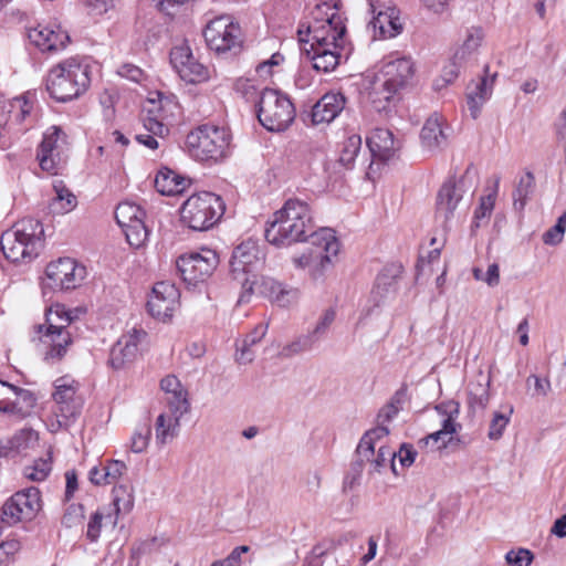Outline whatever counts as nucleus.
<instances>
[{
  "instance_id": "f257e3e1",
  "label": "nucleus",
  "mask_w": 566,
  "mask_h": 566,
  "mask_svg": "<svg viewBox=\"0 0 566 566\" xmlns=\"http://www.w3.org/2000/svg\"><path fill=\"white\" fill-rule=\"evenodd\" d=\"M339 4V0H318L310 13L306 30L302 24L297 31L302 52L319 72L329 73L340 62L346 25Z\"/></svg>"
},
{
  "instance_id": "f03ea898",
  "label": "nucleus",
  "mask_w": 566,
  "mask_h": 566,
  "mask_svg": "<svg viewBox=\"0 0 566 566\" xmlns=\"http://www.w3.org/2000/svg\"><path fill=\"white\" fill-rule=\"evenodd\" d=\"M314 223L308 205L298 199H289L273 213L264 231L266 241L275 247H289L293 243L311 240Z\"/></svg>"
},
{
  "instance_id": "7ed1b4c3",
  "label": "nucleus",
  "mask_w": 566,
  "mask_h": 566,
  "mask_svg": "<svg viewBox=\"0 0 566 566\" xmlns=\"http://www.w3.org/2000/svg\"><path fill=\"white\" fill-rule=\"evenodd\" d=\"M92 67L86 59L72 56L52 66L45 76V88L57 102L77 98L91 85Z\"/></svg>"
},
{
  "instance_id": "20e7f679",
  "label": "nucleus",
  "mask_w": 566,
  "mask_h": 566,
  "mask_svg": "<svg viewBox=\"0 0 566 566\" xmlns=\"http://www.w3.org/2000/svg\"><path fill=\"white\" fill-rule=\"evenodd\" d=\"M224 209L221 197L208 191L199 192L181 206V221L195 231H207L221 219Z\"/></svg>"
},
{
  "instance_id": "39448f33",
  "label": "nucleus",
  "mask_w": 566,
  "mask_h": 566,
  "mask_svg": "<svg viewBox=\"0 0 566 566\" xmlns=\"http://www.w3.org/2000/svg\"><path fill=\"white\" fill-rule=\"evenodd\" d=\"M230 145V134L224 127L200 125L186 138L188 154L196 160H219L223 158Z\"/></svg>"
},
{
  "instance_id": "423d86ee",
  "label": "nucleus",
  "mask_w": 566,
  "mask_h": 566,
  "mask_svg": "<svg viewBox=\"0 0 566 566\" xmlns=\"http://www.w3.org/2000/svg\"><path fill=\"white\" fill-rule=\"evenodd\" d=\"M258 119L270 132L286 129L295 117V108L290 98L273 88H264L258 102Z\"/></svg>"
},
{
  "instance_id": "0eeeda50",
  "label": "nucleus",
  "mask_w": 566,
  "mask_h": 566,
  "mask_svg": "<svg viewBox=\"0 0 566 566\" xmlns=\"http://www.w3.org/2000/svg\"><path fill=\"white\" fill-rule=\"evenodd\" d=\"M67 135L59 126H51L44 133L38 147L36 158L43 171L59 175L69 160Z\"/></svg>"
},
{
  "instance_id": "6e6552de",
  "label": "nucleus",
  "mask_w": 566,
  "mask_h": 566,
  "mask_svg": "<svg viewBox=\"0 0 566 566\" xmlns=\"http://www.w3.org/2000/svg\"><path fill=\"white\" fill-rule=\"evenodd\" d=\"M72 312L64 306L55 305L46 314V329L42 342L50 346L45 359H61L66 353L67 346L72 343L71 333L67 327L73 322Z\"/></svg>"
},
{
  "instance_id": "1a4fd4ad",
  "label": "nucleus",
  "mask_w": 566,
  "mask_h": 566,
  "mask_svg": "<svg viewBox=\"0 0 566 566\" xmlns=\"http://www.w3.org/2000/svg\"><path fill=\"white\" fill-rule=\"evenodd\" d=\"M310 243L312 248L307 253L293 259L296 268H319L323 270L339 251V242L331 228H321L317 232L312 233Z\"/></svg>"
},
{
  "instance_id": "9d476101",
  "label": "nucleus",
  "mask_w": 566,
  "mask_h": 566,
  "mask_svg": "<svg viewBox=\"0 0 566 566\" xmlns=\"http://www.w3.org/2000/svg\"><path fill=\"white\" fill-rule=\"evenodd\" d=\"M241 28L229 15H220L211 20L203 36L207 45L218 54L240 49L242 44Z\"/></svg>"
},
{
  "instance_id": "9b49d317",
  "label": "nucleus",
  "mask_w": 566,
  "mask_h": 566,
  "mask_svg": "<svg viewBox=\"0 0 566 566\" xmlns=\"http://www.w3.org/2000/svg\"><path fill=\"white\" fill-rule=\"evenodd\" d=\"M41 510V495L38 488L15 492L0 510V520L8 526L22 521H31Z\"/></svg>"
},
{
  "instance_id": "f8f14e48",
  "label": "nucleus",
  "mask_w": 566,
  "mask_h": 566,
  "mask_svg": "<svg viewBox=\"0 0 566 566\" xmlns=\"http://www.w3.org/2000/svg\"><path fill=\"white\" fill-rule=\"evenodd\" d=\"M218 263L217 253L210 249H202L200 252L181 255L176 261L184 282L193 286L210 277Z\"/></svg>"
},
{
  "instance_id": "ddd939ff",
  "label": "nucleus",
  "mask_w": 566,
  "mask_h": 566,
  "mask_svg": "<svg viewBox=\"0 0 566 566\" xmlns=\"http://www.w3.org/2000/svg\"><path fill=\"white\" fill-rule=\"evenodd\" d=\"M144 127L149 133L164 137L169 133V126L179 114V104L175 96L158 93V99H149L145 108Z\"/></svg>"
},
{
  "instance_id": "4468645a",
  "label": "nucleus",
  "mask_w": 566,
  "mask_h": 566,
  "mask_svg": "<svg viewBox=\"0 0 566 566\" xmlns=\"http://www.w3.org/2000/svg\"><path fill=\"white\" fill-rule=\"evenodd\" d=\"M115 219L123 229L129 245L140 248L148 239L145 211L134 202H120L115 210Z\"/></svg>"
},
{
  "instance_id": "2eb2a0df",
  "label": "nucleus",
  "mask_w": 566,
  "mask_h": 566,
  "mask_svg": "<svg viewBox=\"0 0 566 566\" xmlns=\"http://www.w3.org/2000/svg\"><path fill=\"white\" fill-rule=\"evenodd\" d=\"M259 293L280 306H287L297 298V290L286 289L272 277L261 276L260 279L244 277L242 281V293L239 303H245L249 296Z\"/></svg>"
},
{
  "instance_id": "dca6fc26",
  "label": "nucleus",
  "mask_w": 566,
  "mask_h": 566,
  "mask_svg": "<svg viewBox=\"0 0 566 566\" xmlns=\"http://www.w3.org/2000/svg\"><path fill=\"white\" fill-rule=\"evenodd\" d=\"M46 286L52 290L76 289L86 276V268L74 259L60 258L46 266Z\"/></svg>"
},
{
  "instance_id": "f3484780",
  "label": "nucleus",
  "mask_w": 566,
  "mask_h": 566,
  "mask_svg": "<svg viewBox=\"0 0 566 566\" xmlns=\"http://www.w3.org/2000/svg\"><path fill=\"white\" fill-rule=\"evenodd\" d=\"M263 253L253 240H247L241 242L232 252L230 260V273L234 281L242 286L244 277L254 279L255 274L252 272L263 261Z\"/></svg>"
},
{
  "instance_id": "a211bd4d",
  "label": "nucleus",
  "mask_w": 566,
  "mask_h": 566,
  "mask_svg": "<svg viewBox=\"0 0 566 566\" xmlns=\"http://www.w3.org/2000/svg\"><path fill=\"white\" fill-rule=\"evenodd\" d=\"M170 63L179 76L188 83H199L209 76L207 67L193 56L186 41L171 49Z\"/></svg>"
},
{
  "instance_id": "6ab92c4d",
  "label": "nucleus",
  "mask_w": 566,
  "mask_h": 566,
  "mask_svg": "<svg viewBox=\"0 0 566 566\" xmlns=\"http://www.w3.org/2000/svg\"><path fill=\"white\" fill-rule=\"evenodd\" d=\"M468 171L460 179L450 178L440 188L437 196L436 218L442 221L443 227L453 218L454 211L467 191Z\"/></svg>"
},
{
  "instance_id": "aec40b11",
  "label": "nucleus",
  "mask_w": 566,
  "mask_h": 566,
  "mask_svg": "<svg viewBox=\"0 0 566 566\" xmlns=\"http://www.w3.org/2000/svg\"><path fill=\"white\" fill-rule=\"evenodd\" d=\"M436 410L446 416L442 421V428L433 433H430L420 443L426 446L431 444V450H440L446 448L452 440L453 433L458 431L460 424L455 421L459 416V402L455 400L442 401L436 406Z\"/></svg>"
},
{
  "instance_id": "412c9836",
  "label": "nucleus",
  "mask_w": 566,
  "mask_h": 566,
  "mask_svg": "<svg viewBox=\"0 0 566 566\" xmlns=\"http://www.w3.org/2000/svg\"><path fill=\"white\" fill-rule=\"evenodd\" d=\"M179 297V290L174 283L167 281L157 282L147 302L148 311L154 317L160 319L169 318L178 306Z\"/></svg>"
},
{
  "instance_id": "4be33fe9",
  "label": "nucleus",
  "mask_w": 566,
  "mask_h": 566,
  "mask_svg": "<svg viewBox=\"0 0 566 566\" xmlns=\"http://www.w3.org/2000/svg\"><path fill=\"white\" fill-rule=\"evenodd\" d=\"M145 337L146 333L137 328L123 335L111 349L109 364L112 368L124 369L130 366L138 357V347Z\"/></svg>"
},
{
  "instance_id": "5701e85b",
  "label": "nucleus",
  "mask_w": 566,
  "mask_h": 566,
  "mask_svg": "<svg viewBox=\"0 0 566 566\" xmlns=\"http://www.w3.org/2000/svg\"><path fill=\"white\" fill-rule=\"evenodd\" d=\"M30 42L41 52L55 53L65 49L70 36L57 24H38L28 31Z\"/></svg>"
},
{
  "instance_id": "b1692460",
  "label": "nucleus",
  "mask_w": 566,
  "mask_h": 566,
  "mask_svg": "<svg viewBox=\"0 0 566 566\" xmlns=\"http://www.w3.org/2000/svg\"><path fill=\"white\" fill-rule=\"evenodd\" d=\"M379 74L388 80L392 87L400 90L411 82L415 75V65L410 57L395 53L385 57Z\"/></svg>"
},
{
  "instance_id": "393cba45",
  "label": "nucleus",
  "mask_w": 566,
  "mask_h": 566,
  "mask_svg": "<svg viewBox=\"0 0 566 566\" xmlns=\"http://www.w3.org/2000/svg\"><path fill=\"white\" fill-rule=\"evenodd\" d=\"M482 40L483 32L481 29H472L469 31L463 44L453 55V63L444 70V75L442 77L443 84L440 85L438 81L434 83L436 90H440L443 85L451 83L458 76L459 66L478 51Z\"/></svg>"
},
{
  "instance_id": "a878e982",
  "label": "nucleus",
  "mask_w": 566,
  "mask_h": 566,
  "mask_svg": "<svg viewBox=\"0 0 566 566\" xmlns=\"http://www.w3.org/2000/svg\"><path fill=\"white\" fill-rule=\"evenodd\" d=\"M0 245L6 259L12 262L31 261L39 254L42 247L22 239L11 230L2 233Z\"/></svg>"
},
{
  "instance_id": "bb28decb",
  "label": "nucleus",
  "mask_w": 566,
  "mask_h": 566,
  "mask_svg": "<svg viewBox=\"0 0 566 566\" xmlns=\"http://www.w3.org/2000/svg\"><path fill=\"white\" fill-rule=\"evenodd\" d=\"M366 145L371 159L387 161L400 149V142L394 138L391 130L375 128L366 138Z\"/></svg>"
},
{
  "instance_id": "cd10ccee",
  "label": "nucleus",
  "mask_w": 566,
  "mask_h": 566,
  "mask_svg": "<svg viewBox=\"0 0 566 566\" xmlns=\"http://www.w3.org/2000/svg\"><path fill=\"white\" fill-rule=\"evenodd\" d=\"M345 107V97L340 93H326L312 109L313 124H324L334 120Z\"/></svg>"
},
{
  "instance_id": "c85d7f7f",
  "label": "nucleus",
  "mask_w": 566,
  "mask_h": 566,
  "mask_svg": "<svg viewBox=\"0 0 566 566\" xmlns=\"http://www.w3.org/2000/svg\"><path fill=\"white\" fill-rule=\"evenodd\" d=\"M398 91L397 87H392L391 83L378 73L369 81L367 98L375 111L382 112L387 109Z\"/></svg>"
},
{
  "instance_id": "c756f323",
  "label": "nucleus",
  "mask_w": 566,
  "mask_h": 566,
  "mask_svg": "<svg viewBox=\"0 0 566 566\" xmlns=\"http://www.w3.org/2000/svg\"><path fill=\"white\" fill-rule=\"evenodd\" d=\"M420 138L422 146L430 151L444 147L448 135L444 132L443 116L438 113L429 116L421 129Z\"/></svg>"
},
{
  "instance_id": "7c9ffc66",
  "label": "nucleus",
  "mask_w": 566,
  "mask_h": 566,
  "mask_svg": "<svg viewBox=\"0 0 566 566\" xmlns=\"http://www.w3.org/2000/svg\"><path fill=\"white\" fill-rule=\"evenodd\" d=\"M373 28L374 38L391 39L402 31V23L396 8H387L379 11L369 22Z\"/></svg>"
},
{
  "instance_id": "2f4dec72",
  "label": "nucleus",
  "mask_w": 566,
  "mask_h": 566,
  "mask_svg": "<svg viewBox=\"0 0 566 566\" xmlns=\"http://www.w3.org/2000/svg\"><path fill=\"white\" fill-rule=\"evenodd\" d=\"M154 186L160 195L176 196L182 193L190 186V179L165 167L157 172Z\"/></svg>"
},
{
  "instance_id": "473e14b6",
  "label": "nucleus",
  "mask_w": 566,
  "mask_h": 566,
  "mask_svg": "<svg viewBox=\"0 0 566 566\" xmlns=\"http://www.w3.org/2000/svg\"><path fill=\"white\" fill-rule=\"evenodd\" d=\"M269 325L264 323L258 324L251 333H249L241 343H237L235 360L241 365L250 364L255 358L254 347L264 338L268 333Z\"/></svg>"
},
{
  "instance_id": "72a5a7b5",
  "label": "nucleus",
  "mask_w": 566,
  "mask_h": 566,
  "mask_svg": "<svg viewBox=\"0 0 566 566\" xmlns=\"http://www.w3.org/2000/svg\"><path fill=\"white\" fill-rule=\"evenodd\" d=\"M495 76L496 74H493L491 77L485 75L474 84L473 88L469 87L467 103L473 118L479 116L483 104L490 98Z\"/></svg>"
},
{
  "instance_id": "f704fd0d",
  "label": "nucleus",
  "mask_w": 566,
  "mask_h": 566,
  "mask_svg": "<svg viewBox=\"0 0 566 566\" xmlns=\"http://www.w3.org/2000/svg\"><path fill=\"white\" fill-rule=\"evenodd\" d=\"M13 398L0 399V412L18 417L28 416L33 409L36 398L31 391H12Z\"/></svg>"
},
{
  "instance_id": "c9c22d12",
  "label": "nucleus",
  "mask_w": 566,
  "mask_h": 566,
  "mask_svg": "<svg viewBox=\"0 0 566 566\" xmlns=\"http://www.w3.org/2000/svg\"><path fill=\"white\" fill-rule=\"evenodd\" d=\"M388 434L389 429L387 426L378 422L375 428L363 436L356 449L357 457L359 458V465H361L364 460H369V457L374 455L375 449L378 448L379 444H384L382 439Z\"/></svg>"
},
{
  "instance_id": "e433bc0d",
  "label": "nucleus",
  "mask_w": 566,
  "mask_h": 566,
  "mask_svg": "<svg viewBox=\"0 0 566 566\" xmlns=\"http://www.w3.org/2000/svg\"><path fill=\"white\" fill-rule=\"evenodd\" d=\"M180 432V421L161 412L155 421V440L157 446L164 447L172 442Z\"/></svg>"
},
{
  "instance_id": "4c0bfd02",
  "label": "nucleus",
  "mask_w": 566,
  "mask_h": 566,
  "mask_svg": "<svg viewBox=\"0 0 566 566\" xmlns=\"http://www.w3.org/2000/svg\"><path fill=\"white\" fill-rule=\"evenodd\" d=\"M189 391H166V410L164 413L176 418L178 421L191 410Z\"/></svg>"
},
{
  "instance_id": "58836bf2",
  "label": "nucleus",
  "mask_w": 566,
  "mask_h": 566,
  "mask_svg": "<svg viewBox=\"0 0 566 566\" xmlns=\"http://www.w3.org/2000/svg\"><path fill=\"white\" fill-rule=\"evenodd\" d=\"M361 136L359 134H349L339 146V163L346 168H353L356 159L361 153Z\"/></svg>"
},
{
  "instance_id": "ea45409f",
  "label": "nucleus",
  "mask_w": 566,
  "mask_h": 566,
  "mask_svg": "<svg viewBox=\"0 0 566 566\" xmlns=\"http://www.w3.org/2000/svg\"><path fill=\"white\" fill-rule=\"evenodd\" d=\"M52 397L60 415L64 418L76 416L83 406L82 399L75 396V391H53Z\"/></svg>"
},
{
  "instance_id": "a19ab883",
  "label": "nucleus",
  "mask_w": 566,
  "mask_h": 566,
  "mask_svg": "<svg viewBox=\"0 0 566 566\" xmlns=\"http://www.w3.org/2000/svg\"><path fill=\"white\" fill-rule=\"evenodd\" d=\"M10 230L22 237V239L34 242L35 244L42 247L44 229L39 220L33 218H24L17 222Z\"/></svg>"
},
{
  "instance_id": "79ce46f5",
  "label": "nucleus",
  "mask_w": 566,
  "mask_h": 566,
  "mask_svg": "<svg viewBox=\"0 0 566 566\" xmlns=\"http://www.w3.org/2000/svg\"><path fill=\"white\" fill-rule=\"evenodd\" d=\"M55 197L50 202V210L55 214H64L76 207V197L62 182L54 185Z\"/></svg>"
},
{
  "instance_id": "37998d69",
  "label": "nucleus",
  "mask_w": 566,
  "mask_h": 566,
  "mask_svg": "<svg viewBox=\"0 0 566 566\" xmlns=\"http://www.w3.org/2000/svg\"><path fill=\"white\" fill-rule=\"evenodd\" d=\"M534 189L535 177L531 171H527L520 177L515 190L513 191V206L515 210L523 211Z\"/></svg>"
},
{
  "instance_id": "c03bdc74",
  "label": "nucleus",
  "mask_w": 566,
  "mask_h": 566,
  "mask_svg": "<svg viewBox=\"0 0 566 566\" xmlns=\"http://www.w3.org/2000/svg\"><path fill=\"white\" fill-rule=\"evenodd\" d=\"M497 184L496 180L495 188L492 192L481 198L479 207L474 211L472 230L480 228L482 224L486 223L490 219L492 211L495 206V199L497 195Z\"/></svg>"
},
{
  "instance_id": "a18cd8bd",
  "label": "nucleus",
  "mask_w": 566,
  "mask_h": 566,
  "mask_svg": "<svg viewBox=\"0 0 566 566\" xmlns=\"http://www.w3.org/2000/svg\"><path fill=\"white\" fill-rule=\"evenodd\" d=\"M396 291V275L390 274L388 270L382 271L376 279L375 286L371 291L374 301L379 304L388 295Z\"/></svg>"
},
{
  "instance_id": "49530a36",
  "label": "nucleus",
  "mask_w": 566,
  "mask_h": 566,
  "mask_svg": "<svg viewBox=\"0 0 566 566\" xmlns=\"http://www.w3.org/2000/svg\"><path fill=\"white\" fill-rule=\"evenodd\" d=\"M315 343L316 340L314 336L310 333L306 335H301L291 343L283 346L277 355L281 358H292L293 356L311 350Z\"/></svg>"
},
{
  "instance_id": "de8ad7c7",
  "label": "nucleus",
  "mask_w": 566,
  "mask_h": 566,
  "mask_svg": "<svg viewBox=\"0 0 566 566\" xmlns=\"http://www.w3.org/2000/svg\"><path fill=\"white\" fill-rule=\"evenodd\" d=\"M397 453L395 450L388 448L386 444H379L376 451L374 452V455L369 457V460H365L366 462H369L371 472H381L382 469H385L388 464L391 465L392 471H396L394 459L396 458Z\"/></svg>"
},
{
  "instance_id": "09e8293b",
  "label": "nucleus",
  "mask_w": 566,
  "mask_h": 566,
  "mask_svg": "<svg viewBox=\"0 0 566 566\" xmlns=\"http://www.w3.org/2000/svg\"><path fill=\"white\" fill-rule=\"evenodd\" d=\"M405 403L406 397L403 391H397L390 401L379 410L377 421L384 424L391 421L403 409Z\"/></svg>"
},
{
  "instance_id": "8fccbe9b",
  "label": "nucleus",
  "mask_w": 566,
  "mask_h": 566,
  "mask_svg": "<svg viewBox=\"0 0 566 566\" xmlns=\"http://www.w3.org/2000/svg\"><path fill=\"white\" fill-rule=\"evenodd\" d=\"M52 470L51 454L48 453L45 459L41 458L33 462V464L24 468V476L34 482L44 481Z\"/></svg>"
},
{
  "instance_id": "3c124183",
  "label": "nucleus",
  "mask_w": 566,
  "mask_h": 566,
  "mask_svg": "<svg viewBox=\"0 0 566 566\" xmlns=\"http://www.w3.org/2000/svg\"><path fill=\"white\" fill-rule=\"evenodd\" d=\"M32 108V103L25 96L15 97L10 103L9 118L12 123L21 124L31 115Z\"/></svg>"
},
{
  "instance_id": "603ef678",
  "label": "nucleus",
  "mask_w": 566,
  "mask_h": 566,
  "mask_svg": "<svg viewBox=\"0 0 566 566\" xmlns=\"http://www.w3.org/2000/svg\"><path fill=\"white\" fill-rule=\"evenodd\" d=\"M513 413V407L507 406L505 407L504 411H496L493 415V419L491 420L490 428H489V438L491 440H499L504 429L506 428L507 423L510 422V417Z\"/></svg>"
},
{
  "instance_id": "864d4df0",
  "label": "nucleus",
  "mask_w": 566,
  "mask_h": 566,
  "mask_svg": "<svg viewBox=\"0 0 566 566\" xmlns=\"http://www.w3.org/2000/svg\"><path fill=\"white\" fill-rule=\"evenodd\" d=\"M113 504L116 513H128L134 506V496L130 490L125 485L115 486L113 490Z\"/></svg>"
},
{
  "instance_id": "5fc2aeb1",
  "label": "nucleus",
  "mask_w": 566,
  "mask_h": 566,
  "mask_svg": "<svg viewBox=\"0 0 566 566\" xmlns=\"http://www.w3.org/2000/svg\"><path fill=\"white\" fill-rule=\"evenodd\" d=\"M566 231V211H564L557 219V222L554 227L549 228L543 234V242L547 245H557L559 244L565 235Z\"/></svg>"
},
{
  "instance_id": "6e6d98bb",
  "label": "nucleus",
  "mask_w": 566,
  "mask_h": 566,
  "mask_svg": "<svg viewBox=\"0 0 566 566\" xmlns=\"http://www.w3.org/2000/svg\"><path fill=\"white\" fill-rule=\"evenodd\" d=\"M151 428L149 424H144L143 427L137 428L130 439V451L134 453L144 452L150 441Z\"/></svg>"
},
{
  "instance_id": "4d7b16f0",
  "label": "nucleus",
  "mask_w": 566,
  "mask_h": 566,
  "mask_svg": "<svg viewBox=\"0 0 566 566\" xmlns=\"http://www.w3.org/2000/svg\"><path fill=\"white\" fill-rule=\"evenodd\" d=\"M533 559L534 555L527 548L511 549L505 554V562L510 566H530Z\"/></svg>"
},
{
  "instance_id": "13d9d810",
  "label": "nucleus",
  "mask_w": 566,
  "mask_h": 566,
  "mask_svg": "<svg viewBox=\"0 0 566 566\" xmlns=\"http://www.w3.org/2000/svg\"><path fill=\"white\" fill-rule=\"evenodd\" d=\"M103 467L108 484L115 483L127 470L126 464L119 460H109Z\"/></svg>"
},
{
  "instance_id": "bf43d9fd",
  "label": "nucleus",
  "mask_w": 566,
  "mask_h": 566,
  "mask_svg": "<svg viewBox=\"0 0 566 566\" xmlns=\"http://www.w3.org/2000/svg\"><path fill=\"white\" fill-rule=\"evenodd\" d=\"M84 518V511L82 505L72 504L65 511L62 517V524L66 527L80 525Z\"/></svg>"
},
{
  "instance_id": "052dcab7",
  "label": "nucleus",
  "mask_w": 566,
  "mask_h": 566,
  "mask_svg": "<svg viewBox=\"0 0 566 566\" xmlns=\"http://www.w3.org/2000/svg\"><path fill=\"white\" fill-rule=\"evenodd\" d=\"M334 319L335 311L333 308H328L323 313L315 328L310 333L311 335L314 336L316 342L327 332L328 327L334 322Z\"/></svg>"
},
{
  "instance_id": "680f3d73",
  "label": "nucleus",
  "mask_w": 566,
  "mask_h": 566,
  "mask_svg": "<svg viewBox=\"0 0 566 566\" xmlns=\"http://www.w3.org/2000/svg\"><path fill=\"white\" fill-rule=\"evenodd\" d=\"M249 549L250 547L245 545L238 546L224 559L216 560L211 566H241L242 555Z\"/></svg>"
},
{
  "instance_id": "e2e57ef3",
  "label": "nucleus",
  "mask_w": 566,
  "mask_h": 566,
  "mask_svg": "<svg viewBox=\"0 0 566 566\" xmlns=\"http://www.w3.org/2000/svg\"><path fill=\"white\" fill-rule=\"evenodd\" d=\"M118 75L125 77L132 82L140 83L145 78L144 71L134 64H123L118 71Z\"/></svg>"
},
{
  "instance_id": "0e129e2a",
  "label": "nucleus",
  "mask_w": 566,
  "mask_h": 566,
  "mask_svg": "<svg viewBox=\"0 0 566 566\" xmlns=\"http://www.w3.org/2000/svg\"><path fill=\"white\" fill-rule=\"evenodd\" d=\"M553 128L557 143L566 147V107L558 114Z\"/></svg>"
},
{
  "instance_id": "69168bd1",
  "label": "nucleus",
  "mask_w": 566,
  "mask_h": 566,
  "mask_svg": "<svg viewBox=\"0 0 566 566\" xmlns=\"http://www.w3.org/2000/svg\"><path fill=\"white\" fill-rule=\"evenodd\" d=\"M21 549V543L15 538L7 539L0 543V553L2 558L10 564L13 560V556Z\"/></svg>"
},
{
  "instance_id": "338daca9",
  "label": "nucleus",
  "mask_w": 566,
  "mask_h": 566,
  "mask_svg": "<svg viewBox=\"0 0 566 566\" xmlns=\"http://www.w3.org/2000/svg\"><path fill=\"white\" fill-rule=\"evenodd\" d=\"M88 13L92 15H102L114 7L113 0H85Z\"/></svg>"
},
{
  "instance_id": "774afa93",
  "label": "nucleus",
  "mask_w": 566,
  "mask_h": 566,
  "mask_svg": "<svg viewBox=\"0 0 566 566\" xmlns=\"http://www.w3.org/2000/svg\"><path fill=\"white\" fill-rule=\"evenodd\" d=\"M102 520H103V514L99 511H96L92 515V517L87 524V532H86V536L91 542H95L99 537Z\"/></svg>"
}]
</instances>
